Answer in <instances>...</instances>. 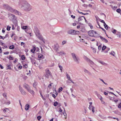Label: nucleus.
<instances>
[{
    "label": "nucleus",
    "instance_id": "a878e982",
    "mask_svg": "<svg viewBox=\"0 0 121 121\" xmlns=\"http://www.w3.org/2000/svg\"><path fill=\"white\" fill-rule=\"evenodd\" d=\"M14 48V46L13 45H11L9 47V49H13Z\"/></svg>",
    "mask_w": 121,
    "mask_h": 121
},
{
    "label": "nucleus",
    "instance_id": "b1692460",
    "mask_svg": "<svg viewBox=\"0 0 121 121\" xmlns=\"http://www.w3.org/2000/svg\"><path fill=\"white\" fill-rule=\"evenodd\" d=\"M43 54H39V55H38V57L39 58H40V59H41V58L43 57Z\"/></svg>",
    "mask_w": 121,
    "mask_h": 121
},
{
    "label": "nucleus",
    "instance_id": "f03ea898",
    "mask_svg": "<svg viewBox=\"0 0 121 121\" xmlns=\"http://www.w3.org/2000/svg\"><path fill=\"white\" fill-rule=\"evenodd\" d=\"M4 7L5 9L11 12H14L16 14L20 15H22V14L20 12H19L18 11L16 10L13 9L11 7L9 6V5L7 4L4 5Z\"/></svg>",
    "mask_w": 121,
    "mask_h": 121
},
{
    "label": "nucleus",
    "instance_id": "7c9ffc66",
    "mask_svg": "<svg viewBox=\"0 0 121 121\" xmlns=\"http://www.w3.org/2000/svg\"><path fill=\"white\" fill-rule=\"evenodd\" d=\"M58 104V103L56 101L54 103L53 105L54 106H56Z\"/></svg>",
    "mask_w": 121,
    "mask_h": 121
},
{
    "label": "nucleus",
    "instance_id": "2f4dec72",
    "mask_svg": "<svg viewBox=\"0 0 121 121\" xmlns=\"http://www.w3.org/2000/svg\"><path fill=\"white\" fill-rule=\"evenodd\" d=\"M63 113V114L64 116H66V115H67L66 114L65 112V109H64V112Z\"/></svg>",
    "mask_w": 121,
    "mask_h": 121
},
{
    "label": "nucleus",
    "instance_id": "5701e85b",
    "mask_svg": "<svg viewBox=\"0 0 121 121\" xmlns=\"http://www.w3.org/2000/svg\"><path fill=\"white\" fill-rule=\"evenodd\" d=\"M63 88L62 87H61L59 88L58 89V92L59 93H60L63 90Z\"/></svg>",
    "mask_w": 121,
    "mask_h": 121
},
{
    "label": "nucleus",
    "instance_id": "20e7f679",
    "mask_svg": "<svg viewBox=\"0 0 121 121\" xmlns=\"http://www.w3.org/2000/svg\"><path fill=\"white\" fill-rule=\"evenodd\" d=\"M88 35L90 36L97 37V36L94 35V34H97L96 32L95 31L93 30H91L89 31L88 32Z\"/></svg>",
    "mask_w": 121,
    "mask_h": 121
},
{
    "label": "nucleus",
    "instance_id": "a18cd8bd",
    "mask_svg": "<svg viewBox=\"0 0 121 121\" xmlns=\"http://www.w3.org/2000/svg\"><path fill=\"white\" fill-rule=\"evenodd\" d=\"M41 116H39L37 117V119L39 121L41 119Z\"/></svg>",
    "mask_w": 121,
    "mask_h": 121
},
{
    "label": "nucleus",
    "instance_id": "9b49d317",
    "mask_svg": "<svg viewBox=\"0 0 121 121\" xmlns=\"http://www.w3.org/2000/svg\"><path fill=\"white\" fill-rule=\"evenodd\" d=\"M36 35L39 39L43 41V38L42 36L40 35V34H39L38 35H38Z\"/></svg>",
    "mask_w": 121,
    "mask_h": 121
},
{
    "label": "nucleus",
    "instance_id": "603ef678",
    "mask_svg": "<svg viewBox=\"0 0 121 121\" xmlns=\"http://www.w3.org/2000/svg\"><path fill=\"white\" fill-rule=\"evenodd\" d=\"M93 52L94 53H95L96 52V49L94 48H93Z\"/></svg>",
    "mask_w": 121,
    "mask_h": 121
},
{
    "label": "nucleus",
    "instance_id": "6e6d98bb",
    "mask_svg": "<svg viewBox=\"0 0 121 121\" xmlns=\"http://www.w3.org/2000/svg\"><path fill=\"white\" fill-rule=\"evenodd\" d=\"M66 42L65 41H63L62 43V45H63L64 44H65V43Z\"/></svg>",
    "mask_w": 121,
    "mask_h": 121
},
{
    "label": "nucleus",
    "instance_id": "c756f323",
    "mask_svg": "<svg viewBox=\"0 0 121 121\" xmlns=\"http://www.w3.org/2000/svg\"><path fill=\"white\" fill-rule=\"evenodd\" d=\"M21 58L22 59V60H24L25 59V56L23 55H22L21 56Z\"/></svg>",
    "mask_w": 121,
    "mask_h": 121
},
{
    "label": "nucleus",
    "instance_id": "bb28decb",
    "mask_svg": "<svg viewBox=\"0 0 121 121\" xmlns=\"http://www.w3.org/2000/svg\"><path fill=\"white\" fill-rule=\"evenodd\" d=\"M3 95L4 96V97L6 99H7V94L6 93H4L3 94Z\"/></svg>",
    "mask_w": 121,
    "mask_h": 121
},
{
    "label": "nucleus",
    "instance_id": "338daca9",
    "mask_svg": "<svg viewBox=\"0 0 121 121\" xmlns=\"http://www.w3.org/2000/svg\"><path fill=\"white\" fill-rule=\"evenodd\" d=\"M52 96L54 98H55L56 97V96L54 94H53L52 95Z\"/></svg>",
    "mask_w": 121,
    "mask_h": 121
},
{
    "label": "nucleus",
    "instance_id": "37998d69",
    "mask_svg": "<svg viewBox=\"0 0 121 121\" xmlns=\"http://www.w3.org/2000/svg\"><path fill=\"white\" fill-rule=\"evenodd\" d=\"M10 28H11V27L9 26V27L8 26L7 28V30L9 31L10 30Z\"/></svg>",
    "mask_w": 121,
    "mask_h": 121
},
{
    "label": "nucleus",
    "instance_id": "8fccbe9b",
    "mask_svg": "<svg viewBox=\"0 0 121 121\" xmlns=\"http://www.w3.org/2000/svg\"><path fill=\"white\" fill-rule=\"evenodd\" d=\"M102 48V46L101 45H100L98 47V49L99 50H100Z\"/></svg>",
    "mask_w": 121,
    "mask_h": 121
},
{
    "label": "nucleus",
    "instance_id": "423d86ee",
    "mask_svg": "<svg viewBox=\"0 0 121 121\" xmlns=\"http://www.w3.org/2000/svg\"><path fill=\"white\" fill-rule=\"evenodd\" d=\"M9 18L11 20L15 19L16 18L15 16L13 14H9Z\"/></svg>",
    "mask_w": 121,
    "mask_h": 121
},
{
    "label": "nucleus",
    "instance_id": "aec40b11",
    "mask_svg": "<svg viewBox=\"0 0 121 121\" xmlns=\"http://www.w3.org/2000/svg\"><path fill=\"white\" fill-rule=\"evenodd\" d=\"M58 54H59V55H65V53L63 51H61L59 52H58Z\"/></svg>",
    "mask_w": 121,
    "mask_h": 121
},
{
    "label": "nucleus",
    "instance_id": "ea45409f",
    "mask_svg": "<svg viewBox=\"0 0 121 121\" xmlns=\"http://www.w3.org/2000/svg\"><path fill=\"white\" fill-rule=\"evenodd\" d=\"M81 31L83 32H84L85 31V28H82V29L81 30Z\"/></svg>",
    "mask_w": 121,
    "mask_h": 121
},
{
    "label": "nucleus",
    "instance_id": "3c124183",
    "mask_svg": "<svg viewBox=\"0 0 121 121\" xmlns=\"http://www.w3.org/2000/svg\"><path fill=\"white\" fill-rule=\"evenodd\" d=\"M39 50V49L37 47L36 48L35 51H36V52H38Z\"/></svg>",
    "mask_w": 121,
    "mask_h": 121
},
{
    "label": "nucleus",
    "instance_id": "dca6fc26",
    "mask_svg": "<svg viewBox=\"0 0 121 121\" xmlns=\"http://www.w3.org/2000/svg\"><path fill=\"white\" fill-rule=\"evenodd\" d=\"M30 107V105L28 104H27L25 106V109L26 111L28 110Z\"/></svg>",
    "mask_w": 121,
    "mask_h": 121
},
{
    "label": "nucleus",
    "instance_id": "393cba45",
    "mask_svg": "<svg viewBox=\"0 0 121 121\" xmlns=\"http://www.w3.org/2000/svg\"><path fill=\"white\" fill-rule=\"evenodd\" d=\"M7 58L10 60H13L14 59V58L12 57L10 55L9 56V57H7Z\"/></svg>",
    "mask_w": 121,
    "mask_h": 121
},
{
    "label": "nucleus",
    "instance_id": "bf43d9fd",
    "mask_svg": "<svg viewBox=\"0 0 121 121\" xmlns=\"http://www.w3.org/2000/svg\"><path fill=\"white\" fill-rule=\"evenodd\" d=\"M22 68V66H19L18 67V69H21Z\"/></svg>",
    "mask_w": 121,
    "mask_h": 121
},
{
    "label": "nucleus",
    "instance_id": "c03bdc74",
    "mask_svg": "<svg viewBox=\"0 0 121 121\" xmlns=\"http://www.w3.org/2000/svg\"><path fill=\"white\" fill-rule=\"evenodd\" d=\"M115 52H112L111 53H110V54L112 55V56H114V54H115Z\"/></svg>",
    "mask_w": 121,
    "mask_h": 121
},
{
    "label": "nucleus",
    "instance_id": "9d476101",
    "mask_svg": "<svg viewBox=\"0 0 121 121\" xmlns=\"http://www.w3.org/2000/svg\"><path fill=\"white\" fill-rule=\"evenodd\" d=\"M99 37L105 43H107L108 42V40L105 38H104L101 36H100Z\"/></svg>",
    "mask_w": 121,
    "mask_h": 121
},
{
    "label": "nucleus",
    "instance_id": "39448f33",
    "mask_svg": "<svg viewBox=\"0 0 121 121\" xmlns=\"http://www.w3.org/2000/svg\"><path fill=\"white\" fill-rule=\"evenodd\" d=\"M46 74L45 75V77L47 78H49V76L51 75L52 73L49 71L48 69H46Z\"/></svg>",
    "mask_w": 121,
    "mask_h": 121
},
{
    "label": "nucleus",
    "instance_id": "49530a36",
    "mask_svg": "<svg viewBox=\"0 0 121 121\" xmlns=\"http://www.w3.org/2000/svg\"><path fill=\"white\" fill-rule=\"evenodd\" d=\"M92 111L93 113H94L95 112V108L94 107H93L92 108Z\"/></svg>",
    "mask_w": 121,
    "mask_h": 121
},
{
    "label": "nucleus",
    "instance_id": "412c9836",
    "mask_svg": "<svg viewBox=\"0 0 121 121\" xmlns=\"http://www.w3.org/2000/svg\"><path fill=\"white\" fill-rule=\"evenodd\" d=\"M86 60L87 61V62H89L92 64H94V62H93L90 59H89L88 58Z\"/></svg>",
    "mask_w": 121,
    "mask_h": 121
},
{
    "label": "nucleus",
    "instance_id": "4468645a",
    "mask_svg": "<svg viewBox=\"0 0 121 121\" xmlns=\"http://www.w3.org/2000/svg\"><path fill=\"white\" fill-rule=\"evenodd\" d=\"M97 61L99 63H100L103 65H107V63H106L103 61L99 60H98Z\"/></svg>",
    "mask_w": 121,
    "mask_h": 121
},
{
    "label": "nucleus",
    "instance_id": "f704fd0d",
    "mask_svg": "<svg viewBox=\"0 0 121 121\" xmlns=\"http://www.w3.org/2000/svg\"><path fill=\"white\" fill-rule=\"evenodd\" d=\"M27 28V26H23L22 27V29L25 30Z\"/></svg>",
    "mask_w": 121,
    "mask_h": 121
},
{
    "label": "nucleus",
    "instance_id": "1a4fd4ad",
    "mask_svg": "<svg viewBox=\"0 0 121 121\" xmlns=\"http://www.w3.org/2000/svg\"><path fill=\"white\" fill-rule=\"evenodd\" d=\"M68 33L69 34L75 35V30H70L68 31Z\"/></svg>",
    "mask_w": 121,
    "mask_h": 121
},
{
    "label": "nucleus",
    "instance_id": "4c0bfd02",
    "mask_svg": "<svg viewBox=\"0 0 121 121\" xmlns=\"http://www.w3.org/2000/svg\"><path fill=\"white\" fill-rule=\"evenodd\" d=\"M75 35L78 34L80 33V32L79 31H76L75 30Z\"/></svg>",
    "mask_w": 121,
    "mask_h": 121
},
{
    "label": "nucleus",
    "instance_id": "69168bd1",
    "mask_svg": "<svg viewBox=\"0 0 121 121\" xmlns=\"http://www.w3.org/2000/svg\"><path fill=\"white\" fill-rule=\"evenodd\" d=\"M83 6H84V7H87V5H86V4H83L82 5Z\"/></svg>",
    "mask_w": 121,
    "mask_h": 121
},
{
    "label": "nucleus",
    "instance_id": "473e14b6",
    "mask_svg": "<svg viewBox=\"0 0 121 121\" xmlns=\"http://www.w3.org/2000/svg\"><path fill=\"white\" fill-rule=\"evenodd\" d=\"M59 68H60V69L61 70V72H62V70L63 68V67L62 66L60 65H59Z\"/></svg>",
    "mask_w": 121,
    "mask_h": 121
},
{
    "label": "nucleus",
    "instance_id": "2eb2a0df",
    "mask_svg": "<svg viewBox=\"0 0 121 121\" xmlns=\"http://www.w3.org/2000/svg\"><path fill=\"white\" fill-rule=\"evenodd\" d=\"M37 83L35 82H34L33 84V87L35 88V89L36 90H37V89L36 87L37 86Z\"/></svg>",
    "mask_w": 121,
    "mask_h": 121
},
{
    "label": "nucleus",
    "instance_id": "a211bd4d",
    "mask_svg": "<svg viewBox=\"0 0 121 121\" xmlns=\"http://www.w3.org/2000/svg\"><path fill=\"white\" fill-rule=\"evenodd\" d=\"M27 91L32 94H34L35 93V92L33 90L30 89Z\"/></svg>",
    "mask_w": 121,
    "mask_h": 121
},
{
    "label": "nucleus",
    "instance_id": "f3484780",
    "mask_svg": "<svg viewBox=\"0 0 121 121\" xmlns=\"http://www.w3.org/2000/svg\"><path fill=\"white\" fill-rule=\"evenodd\" d=\"M24 87L28 90L30 88L29 85L27 84H25L24 85Z\"/></svg>",
    "mask_w": 121,
    "mask_h": 121
},
{
    "label": "nucleus",
    "instance_id": "09e8293b",
    "mask_svg": "<svg viewBox=\"0 0 121 121\" xmlns=\"http://www.w3.org/2000/svg\"><path fill=\"white\" fill-rule=\"evenodd\" d=\"M118 107L120 108H121V102L118 105Z\"/></svg>",
    "mask_w": 121,
    "mask_h": 121
},
{
    "label": "nucleus",
    "instance_id": "5fc2aeb1",
    "mask_svg": "<svg viewBox=\"0 0 121 121\" xmlns=\"http://www.w3.org/2000/svg\"><path fill=\"white\" fill-rule=\"evenodd\" d=\"M106 48V50H107V51H106V52L107 53L108 51L110 49V48Z\"/></svg>",
    "mask_w": 121,
    "mask_h": 121
},
{
    "label": "nucleus",
    "instance_id": "6e6552de",
    "mask_svg": "<svg viewBox=\"0 0 121 121\" xmlns=\"http://www.w3.org/2000/svg\"><path fill=\"white\" fill-rule=\"evenodd\" d=\"M53 48L54 49L57 51L59 48V45L57 43H56L54 45Z\"/></svg>",
    "mask_w": 121,
    "mask_h": 121
},
{
    "label": "nucleus",
    "instance_id": "4d7b16f0",
    "mask_svg": "<svg viewBox=\"0 0 121 121\" xmlns=\"http://www.w3.org/2000/svg\"><path fill=\"white\" fill-rule=\"evenodd\" d=\"M9 53V52H5L4 53V54L5 55H8Z\"/></svg>",
    "mask_w": 121,
    "mask_h": 121
},
{
    "label": "nucleus",
    "instance_id": "c9c22d12",
    "mask_svg": "<svg viewBox=\"0 0 121 121\" xmlns=\"http://www.w3.org/2000/svg\"><path fill=\"white\" fill-rule=\"evenodd\" d=\"M106 47L105 46H104L102 48V50H104L106 48Z\"/></svg>",
    "mask_w": 121,
    "mask_h": 121
},
{
    "label": "nucleus",
    "instance_id": "4be33fe9",
    "mask_svg": "<svg viewBox=\"0 0 121 121\" xmlns=\"http://www.w3.org/2000/svg\"><path fill=\"white\" fill-rule=\"evenodd\" d=\"M11 65H7L6 66H7V69H11Z\"/></svg>",
    "mask_w": 121,
    "mask_h": 121
},
{
    "label": "nucleus",
    "instance_id": "864d4df0",
    "mask_svg": "<svg viewBox=\"0 0 121 121\" xmlns=\"http://www.w3.org/2000/svg\"><path fill=\"white\" fill-rule=\"evenodd\" d=\"M99 28L103 30L104 31V32H105L106 30L104 28L101 27L100 26Z\"/></svg>",
    "mask_w": 121,
    "mask_h": 121
},
{
    "label": "nucleus",
    "instance_id": "cd10ccee",
    "mask_svg": "<svg viewBox=\"0 0 121 121\" xmlns=\"http://www.w3.org/2000/svg\"><path fill=\"white\" fill-rule=\"evenodd\" d=\"M99 79L101 81H102L104 84L106 85H108V84L107 83H106L105 82L103 79L100 78H99Z\"/></svg>",
    "mask_w": 121,
    "mask_h": 121
},
{
    "label": "nucleus",
    "instance_id": "0e129e2a",
    "mask_svg": "<svg viewBox=\"0 0 121 121\" xmlns=\"http://www.w3.org/2000/svg\"><path fill=\"white\" fill-rule=\"evenodd\" d=\"M103 23L104 24V26H105V27H107V25L106 24L105 22H104V23Z\"/></svg>",
    "mask_w": 121,
    "mask_h": 121
},
{
    "label": "nucleus",
    "instance_id": "7ed1b4c3",
    "mask_svg": "<svg viewBox=\"0 0 121 121\" xmlns=\"http://www.w3.org/2000/svg\"><path fill=\"white\" fill-rule=\"evenodd\" d=\"M71 55L73 59L75 62L78 64L79 63V60L78 57L74 53H72Z\"/></svg>",
    "mask_w": 121,
    "mask_h": 121
},
{
    "label": "nucleus",
    "instance_id": "6ab92c4d",
    "mask_svg": "<svg viewBox=\"0 0 121 121\" xmlns=\"http://www.w3.org/2000/svg\"><path fill=\"white\" fill-rule=\"evenodd\" d=\"M36 48L35 47H33V48L31 50V52L34 53L35 51Z\"/></svg>",
    "mask_w": 121,
    "mask_h": 121
},
{
    "label": "nucleus",
    "instance_id": "ddd939ff",
    "mask_svg": "<svg viewBox=\"0 0 121 121\" xmlns=\"http://www.w3.org/2000/svg\"><path fill=\"white\" fill-rule=\"evenodd\" d=\"M85 19V17L83 16H82L80 17H78V22L79 21H82L83 19Z\"/></svg>",
    "mask_w": 121,
    "mask_h": 121
},
{
    "label": "nucleus",
    "instance_id": "f8f14e48",
    "mask_svg": "<svg viewBox=\"0 0 121 121\" xmlns=\"http://www.w3.org/2000/svg\"><path fill=\"white\" fill-rule=\"evenodd\" d=\"M19 90L21 93L23 95L26 94V92L23 90L21 87H19Z\"/></svg>",
    "mask_w": 121,
    "mask_h": 121
},
{
    "label": "nucleus",
    "instance_id": "58836bf2",
    "mask_svg": "<svg viewBox=\"0 0 121 121\" xmlns=\"http://www.w3.org/2000/svg\"><path fill=\"white\" fill-rule=\"evenodd\" d=\"M121 11V10L120 9H117L116 10V11L119 13H120Z\"/></svg>",
    "mask_w": 121,
    "mask_h": 121
},
{
    "label": "nucleus",
    "instance_id": "13d9d810",
    "mask_svg": "<svg viewBox=\"0 0 121 121\" xmlns=\"http://www.w3.org/2000/svg\"><path fill=\"white\" fill-rule=\"evenodd\" d=\"M31 62L33 64H35V60H34L33 61H32Z\"/></svg>",
    "mask_w": 121,
    "mask_h": 121
},
{
    "label": "nucleus",
    "instance_id": "680f3d73",
    "mask_svg": "<svg viewBox=\"0 0 121 121\" xmlns=\"http://www.w3.org/2000/svg\"><path fill=\"white\" fill-rule=\"evenodd\" d=\"M29 58H30V60L31 61H33L34 60V59H33L31 57H29Z\"/></svg>",
    "mask_w": 121,
    "mask_h": 121
},
{
    "label": "nucleus",
    "instance_id": "e2e57ef3",
    "mask_svg": "<svg viewBox=\"0 0 121 121\" xmlns=\"http://www.w3.org/2000/svg\"><path fill=\"white\" fill-rule=\"evenodd\" d=\"M0 67L1 69H3L4 68V67L2 65L0 64Z\"/></svg>",
    "mask_w": 121,
    "mask_h": 121
},
{
    "label": "nucleus",
    "instance_id": "c85d7f7f",
    "mask_svg": "<svg viewBox=\"0 0 121 121\" xmlns=\"http://www.w3.org/2000/svg\"><path fill=\"white\" fill-rule=\"evenodd\" d=\"M66 75L67 78L68 79V80H69L71 78L70 76L68 75V73H66Z\"/></svg>",
    "mask_w": 121,
    "mask_h": 121
},
{
    "label": "nucleus",
    "instance_id": "774afa93",
    "mask_svg": "<svg viewBox=\"0 0 121 121\" xmlns=\"http://www.w3.org/2000/svg\"><path fill=\"white\" fill-rule=\"evenodd\" d=\"M27 78V77L26 76H25L23 78L24 79L26 80V79Z\"/></svg>",
    "mask_w": 121,
    "mask_h": 121
},
{
    "label": "nucleus",
    "instance_id": "f257e3e1",
    "mask_svg": "<svg viewBox=\"0 0 121 121\" xmlns=\"http://www.w3.org/2000/svg\"><path fill=\"white\" fill-rule=\"evenodd\" d=\"M19 5L26 11H29L32 9V6L25 0H20L19 2Z\"/></svg>",
    "mask_w": 121,
    "mask_h": 121
},
{
    "label": "nucleus",
    "instance_id": "de8ad7c7",
    "mask_svg": "<svg viewBox=\"0 0 121 121\" xmlns=\"http://www.w3.org/2000/svg\"><path fill=\"white\" fill-rule=\"evenodd\" d=\"M117 31L115 29H114L112 31V33L114 34H115L116 32Z\"/></svg>",
    "mask_w": 121,
    "mask_h": 121
},
{
    "label": "nucleus",
    "instance_id": "052dcab7",
    "mask_svg": "<svg viewBox=\"0 0 121 121\" xmlns=\"http://www.w3.org/2000/svg\"><path fill=\"white\" fill-rule=\"evenodd\" d=\"M59 109V111L60 112H62V110L61 109V108H60Z\"/></svg>",
    "mask_w": 121,
    "mask_h": 121
},
{
    "label": "nucleus",
    "instance_id": "79ce46f5",
    "mask_svg": "<svg viewBox=\"0 0 121 121\" xmlns=\"http://www.w3.org/2000/svg\"><path fill=\"white\" fill-rule=\"evenodd\" d=\"M5 38V37L2 36L0 35V39H4Z\"/></svg>",
    "mask_w": 121,
    "mask_h": 121
},
{
    "label": "nucleus",
    "instance_id": "a19ab883",
    "mask_svg": "<svg viewBox=\"0 0 121 121\" xmlns=\"http://www.w3.org/2000/svg\"><path fill=\"white\" fill-rule=\"evenodd\" d=\"M99 21L102 23H103L104 22V21L103 20H101L99 18Z\"/></svg>",
    "mask_w": 121,
    "mask_h": 121
},
{
    "label": "nucleus",
    "instance_id": "0eeeda50",
    "mask_svg": "<svg viewBox=\"0 0 121 121\" xmlns=\"http://www.w3.org/2000/svg\"><path fill=\"white\" fill-rule=\"evenodd\" d=\"M34 32L36 35H38L40 34L38 28L36 27H34Z\"/></svg>",
    "mask_w": 121,
    "mask_h": 121
},
{
    "label": "nucleus",
    "instance_id": "e433bc0d",
    "mask_svg": "<svg viewBox=\"0 0 121 121\" xmlns=\"http://www.w3.org/2000/svg\"><path fill=\"white\" fill-rule=\"evenodd\" d=\"M84 72L85 73H88L90 74V73L86 69H85L84 70Z\"/></svg>",
    "mask_w": 121,
    "mask_h": 121
},
{
    "label": "nucleus",
    "instance_id": "72a5a7b5",
    "mask_svg": "<svg viewBox=\"0 0 121 121\" xmlns=\"http://www.w3.org/2000/svg\"><path fill=\"white\" fill-rule=\"evenodd\" d=\"M4 104H6L9 105L10 104V102L9 101H8V102H5Z\"/></svg>",
    "mask_w": 121,
    "mask_h": 121
}]
</instances>
